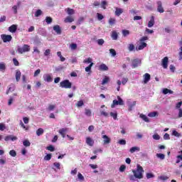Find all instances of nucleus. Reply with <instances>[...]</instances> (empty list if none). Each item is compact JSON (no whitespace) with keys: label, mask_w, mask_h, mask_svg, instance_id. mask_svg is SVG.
Returning <instances> with one entry per match:
<instances>
[{"label":"nucleus","mask_w":182,"mask_h":182,"mask_svg":"<svg viewBox=\"0 0 182 182\" xmlns=\"http://www.w3.org/2000/svg\"><path fill=\"white\" fill-rule=\"evenodd\" d=\"M112 38L113 41H117L118 36H117V33L116 31H112Z\"/></svg>","instance_id":"37"},{"label":"nucleus","mask_w":182,"mask_h":182,"mask_svg":"<svg viewBox=\"0 0 182 182\" xmlns=\"http://www.w3.org/2000/svg\"><path fill=\"white\" fill-rule=\"evenodd\" d=\"M92 58H87L84 60L83 63H87V64L92 63Z\"/></svg>","instance_id":"49"},{"label":"nucleus","mask_w":182,"mask_h":182,"mask_svg":"<svg viewBox=\"0 0 182 182\" xmlns=\"http://www.w3.org/2000/svg\"><path fill=\"white\" fill-rule=\"evenodd\" d=\"M9 154L11 157H16V151L15 150H11Z\"/></svg>","instance_id":"47"},{"label":"nucleus","mask_w":182,"mask_h":182,"mask_svg":"<svg viewBox=\"0 0 182 182\" xmlns=\"http://www.w3.org/2000/svg\"><path fill=\"white\" fill-rule=\"evenodd\" d=\"M109 25H114L116 23V18H109Z\"/></svg>","instance_id":"51"},{"label":"nucleus","mask_w":182,"mask_h":182,"mask_svg":"<svg viewBox=\"0 0 182 182\" xmlns=\"http://www.w3.org/2000/svg\"><path fill=\"white\" fill-rule=\"evenodd\" d=\"M157 5V11L159 12V14H163L164 12V8H163V2L161 1H156Z\"/></svg>","instance_id":"7"},{"label":"nucleus","mask_w":182,"mask_h":182,"mask_svg":"<svg viewBox=\"0 0 182 182\" xmlns=\"http://www.w3.org/2000/svg\"><path fill=\"white\" fill-rule=\"evenodd\" d=\"M157 116H159V112H152L148 114L149 117H157Z\"/></svg>","instance_id":"28"},{"label":"nucleus","mask_w":182,"mask_h":182,"mask_svg":"<svg viewBox=\"0 0 182 182\" xmlns=\"http://www.w3.org/2000/svg\"><path fill=\"white\" fill-rule=\"evenodd\" d=\"M98 68H99V70H102V71L109 70V67H107L106 64H101L100 65H99Z\"/></svg>","instance_id":"22"},{"label":"nucleus","mask_w":182,"mask_h":182,"mask_svg":"<svg viewBox=\"0 0 182 182\" xmlns=\"http://www.w3.org/2000/svg\"><path fill=\"white\" fill-rule=\"evenodd\" d=\"M56 109V105H49L48 107L46 108L48 112H53Z\"/></svg>","instance_id":"24"},{"label":"nucleus","mask_w":182,"mask_h":182,"mask_svg":"<svg viewBox=\"0 0 182 182\" xmlns=\"http://www.w3.org/2000/svg\"><path fill=\"white\" fill-rule=\"evenodd\" d=\"M154 140H159L160 139V135L155 134L152 136Z\"/></svg>","instance_id":"59"},{"label":"nucleus","mask_w":182,"mask_h":182,"mask_svg":"<svg viewBox=\"0 0 182 182\" xmlns=\"http://www.w3.org/2000/svg\"><path fill=\"white\" fill-rule=\"evenodd\" d=\"M57 56L60 58L61 62H65V60H66V58L62 56V53L60 51L57 52Z\"/></svg>","instance_id":"30"},{"label":"nucleus","mask_w":182,"mask_h":182,"mask_svg":"<svg viewBox=\"0 0 182 182\" xmlns=\"http://www.w3.org/2000/svg\"><path fill=\"white\" fill-rule=\"evenodd\" d=\"M122 35L123 36H128V35H130V31L129 30H123Z\"/></svg>","instance_id":"48"},{"label":"nucleus","mask_w":182,"mask_h":182,"mask_svg":"<svg viewBox=\"0 0 182 182\" xmlns=\"http://www.w3.org/2000/svg\"><path fill=\"white\" fill-rule=\"evenodd\" d=\"M117 100H114L112 102V104L111 105L112 109H114L116 106H123L124 105V101H123V99L120 97V96H117Z\"/></svg>","instance_id":"2"},{"label":"nucleus","mask_w":182,"mask_h":182,"mask_svg":"<svg viewBox=\"0 0 182 182\" xmlns=\"http://www.w3.org/2000/svg\"><path fill=\"white\" fill-rule=\"evenodd\" d=\"M43 14V12L42 11V10L38 9L35 12L34 16H36V18H38V16H41V15H42Z\"/></svg>","instance_id":"32"},{"label":"nucleus","mask_w":182,"mask_h":182,"mask_svg":"<svg viewBox=\"0 0 182 182\" xmlns=\"http://www.w3.org/2000/svg\"><path fill=\"white\" fill-rule=\"evenodd\" d=\"M141 65V60L140 58H134L132 60V67L133 69L139 68Z\"/></svg>","instance_id":"5"},{"label":"nucleus","mask_w":182,"mask_h":182,"mask_svg":"<svg viewBox=\"0 0 182 182\" xmlns=\"http://www.w3.org/2000/svg\"><path fill=\"white\" fill-rule=\"evenodd\" d=\"M41 73V70L40 69H38L35 71L34 73V77H36V76H38L39 74Z\"/></svg>","instance_id":"64"},{"label":"nucleus","mask_w":182,"mask_h":182,"mask_svg":"<svg viewBox=\"0 0 182 182\" xmlns=\"http://www.w3.org/2000/svg\"><path fill=\"white\" fill-rule=\"evenodd\" d=\"M44 132L45 131L43 130V129L40 128L36 131V134H37V136H42Z\"/></svg>","instance_id":"35"},{"label":"nucleus","mask_w":182,"mask_h":182,"mask_svg":"<svg viewBox=\"0 0 182 182\" xmlns=\"http://www.w3.org/2000/svg\"><path fill=\"white\" fill-rule=\"evenodd\" d=\"M110 116L113 117L114 120H116L117 119V112H110Z\"/></svg>","instance_id":"46"},{"label":"nucleus","mask_w":182,"mask_h":182,"mask_svg":"<svg viewBox=\"0 0 182 182\" xmlns=\"http://www.w3.org/2000/svg\"><path fill=\"white\" fill-rule=\"evenodd\" d=\"M148 40H149V37L144 36V37L140 38L139 42H144V41H148Z\"/></svg>","instance_id":"62"},{"label":"nucleus","mask_w":182,"mask_h":182,"mask_svg":"<svg viewBox=\"0 0 182 182\" xmlns=\"http://www.w3.org/2000/svg\"><path fill=\"white\" fill-rule=\"evenodd\" d=\"M119 144H120L121 146H126V141L125 139H120L118 141Z\"/></svg>","instance_id":"55"},{"label":"nucleus","mask_w":182,"mask_h":182,"mask_svg":"<svg viewBox=\"0 0 182 182\" xmlns=\"http://www.w3.org/2000/svg\"><path fill=\"white\" fill-rule=\"evenodd\" d=\"M60 87L64 89H70L72 87V82L69 80H65L60 83Z\"/></svg>","instance_id":"4"},{"label":"nucleus","mask_w":182,"mask_h":182,"mask_svg":"<svg viewBox=\"0 0 182 182\" xmlns=\"http://www.w3.org/2000/svg\"><path fill=\"white\" fill-rule=\"evenodd\" d=\"M109 81H110V78H109V77L107 76H105L102 81V85H107V83H109Z\"/></svg>","instance_id":"29"},{"label":"nucleus","mask_w":182,"mask_h":182,"mask_svg":"<svg viewBox=\"0 0 182 182\" xmlns=\"http://www.w3.org/2000/svg\"><path fill=\"white\" fill-rule=\"evenodd\" d=\"M109 53H110L111 56H112L113 58H114V56H116V50L113 48L109 49Z\"/></svg>","instance_id":"43"},{"label":"nucleus","mask_w":182,"mask_h":182,"mask_svg":"<svg viewBox=\"0 0 182 182\" xmlns=\"http://www.w3.org/2000/svg\"><path fill=\"white\" fill-rule=\"evenodd\" d=\"M123 12H124V10H123V9H120V8H115V15L116 16H120L122 15V14H123Z\"/></svg>","instance_id":"15"},{"label":"nucleus","mask_w":182,"mask_h":182,"mask_svg":"<svg viewBox=\"0 0 182 182\" xmlns=\"http://www.w3.org/2000/svg\"><path fill=\"white\" fill-rule=\"evenodd\" d=\"M21 75H22V73H21V70H16L15 77H16V82H19V80H21Z\"/></svg>","instance_id":"16"},{"label":"nucleus","mask_w":182,"mask_h":182,"mask_svg":"<svg viewBox=\"0 0 182 182\" xmlns=\"http://www.w3.org/2000/svg\"><path fill=\"white\" fill-rule=\"evenodd\" d=\"M140 117L141 119H143L144 122H146V123H149V122H150V119H149V118L147 117V116L141 114H140Z\"/></svg>","instance_id":"33"},{"label":"nucleus","mask_w":182,"mask_h":182,"mask_svg":"<svg viewBox=\"0 0 182 182\" xmlns=\"http://www.w3.org/2000/svg\"><path fill=\"white\" fill-rule=\"evenodd\" d=\"M46 150H48L49 151H55V147L50 145L49 146H47Z\"/></svg>","instance_id":"57"},{"label":"nucleus","mask_w":182,"mask_h":182,"mask_svg":"<svg viewBox=\"0 0 182 182\" xmlns=\"http://www.w3.org/2000/svg\"><path fill=\"white\" fill-rule=\"evenodd\" d=\"M86 144L88 146H93V144H95V141H93V139H92V138H90V137H87L86 138Z\"/></svg>","instance_id":"23"},{"label":"nucleus","mask_w":182,"mask_h":182,"mask_svg":"<svg viewBox=\"0 0 182 182\" xmlns=\"http://www.w3.org/2000/svg\"><path fill=\"white\" fill-rule=\"evenodd\" d=\"M67 132H68V128H62L58 131V133H60V134H66Z\"/></svg>","instance_id":"36"},{"label":"nucleus","mask_w":182,"mask_h":182,"mask_svg":"<svg viewBox=\"0 0 182 182\" xmlns=\"http://www.w3.org/2000/svg\"><path fill=\"white\" fill-rule=\"evenodd\" d=\"M156 156L159 160H164V159H166V155L164 154H156Z\"/></svg>","instance_id":"31"},{"label":"nucleus","mask_w":182,"mask_h":182,"mask_svg":"<svg viewBox=\"0 0 182 182\" xmlns=\"http://www.w3.org/2000/svg\"><path fill=\"white\" fill-rule=\"evenodd\" d=\"M154 177V174L151 173H146V178H153Z\"/></svg>","instance_id":"58"},{"label":"nucleus","mask_w":182,"mask_h":182,"mask_svg":"<svg viewBox=\"0 0 182 182\" xmlns=\"http://www.w3.org/2000/svg\"><path fill=\"white\" fill-rule=\"evenodd\" d=\"M150 74L149 73H145L144 75V83L146 85V83H149V82L150 81Z\"/></svg>","instance_id":"18"},{"label":"nucleus","mask_w":182,"mask_h":182,"mask_svg":"<svg viewBox=\"0 0 182 182\" xmlns=\"http://www.w3.org/2000/svg\"><path fill=\"white\" fill-rule=\"evenodd\" d=\"M50 159H52V154H48L46 156H44V160L46 161H49V160H50Z\"/></svg>","instance_id":"39"},{"label":"nucleus","mask_w":182,"mask_h":182,"mask_svg":"<svg viewBox=\"0 0 182 182\" xmlns=\"http://www.w3.org/2000/svg\"><path fill=\"white\" fill-rule=\"evenodd\" d=\"M53 29L55 31L57 35H60V33H62V29H60V26H59V25L54 26Z\"/></svg>","instance_id":"14"},{"label":"nucleus","mask_w":182,"mask_h":182,"mask_svg":"<svg viewBox=\"0 0 182 182\" xmlns=\"http://www.w3.org/2000/svg\"><path fill=\"white\" fill-rule=\"evenodd\" d=\"M162 93L164 95H167L169 93V95H173V93H174V92H173V90L167 89V88H164L162 91Z\"/></svg>","instance_id":"27"},{"label":"nucleus","mask_w":182,"mask_h":182,"mask_svg":"<svg viewBox=\"0 0 182 182\" xmlns=\"http://www.w3.org/2000/svg\"><path fill=\"white\" fill-rule=\"evenodd\" d=\"M6 129V127L5 126V124L4 123H0V130L1 132H4Z\"/></svg>","instance_id":"53"},{"label":"nucleus","mask_w":182,"mask_h":182,"mask_svg":"<svg viewBox=\"0 0 182 182\" xmlns=\"http://www.w3.org/2000/svg\"><path fill=\"white\" fill-rule=\"evenodd\" d=\"M52 21H53V20H52V18H51V17L47 16V17L46 18V23H48V25L52 23Z\"/></svg>","instance_id":"45"},{"label":"nucleus","mask_w":182,"mask_h":182,"mask_svg":"<svg viewBox=\"0 0 182 182\" xmlns=\"http://www.w3.org/2000/svg\"><path fill=\"white\" fill-rule=\"evenodd\" d=\"M1 36L4 43H6V42H11V41H12V36L11 35L2 34Z\"/></svg>","instance_id":"8"},{"label":"nucleus","mask_w":182,"mask_h":182,"mask_svg":"<svg viewBox=\"0 0 182 182\" xmlns=\"http://www.w3.org/2000/svg\"><path fill=\"white\" fill-rule=\"evenodd\" d=\"M16 29H18V26L15 24L9 28V32H11V33H15L16 32Z\"/></svg>","instance_id":"20"},{"label":"nucleus","mask_w":182,"mask_h":182,"mask_svg":"<svg viewBox=\"0 0 182 182\" xmlns=\"http://www.w3.org/2000/svg\"><path fill=\"white\" fill-rule=\"evenodd\" d=\"M154 16H151L150 21L148 22V28H153L154 26Z\"/></svg>","instance_id":"19"},{"label":"nucleus","mask_w":182,"mask_h":182,"mask_svg":"<svg viewBox=\"0 0 182 182\" xmlns=\"http://www.w3.org/2000/svg\"><path fill=\"white\" fill-rule=\"evenodd\" d=\"M54 167H56V168H58V170H60V163L58 162H55L53 164Z\"/></svg>","instance_id":"56"},{"label":"nucleus","mask_w":182,"mask_h":182,"mask_svg":"<svg viewBox=\"0 0 182 182\" xmlns=\"http://www.w3.org/2000/svg\"><path fill=\"white\" fill-rule=\"evenodd\" d=\"M102 139H103V144H109L111 141L110 137L107 135H102Z\"/></svg>","instance_id":"13"},{"label":"nucleus","mask_w":182,"mask_h":182,"mask_svg":"<svg viewBox=\"0 0 182 182\" xmlns=\"http://www.w3.org/2000/svg\"><path fill=\"white\" fill-rule=\"evenodd\" d=\"M93 66V63H91L89 66L85 68V72H90L92 70V67Z\"/></svg>","instance_id":"42"},{"label":"nucleus","mask_w":182,"mask_h":182,"mask_svg":"<svg viewBox=\"0 0 182 182\" xmlns=\"http://www.w3.org/2000/svg\"><path fill=\"white\" fill-rule=\"evenodd\" d=\"M146 47H147V43L144 42H139V46L136 48V50H143V49Z\"/></svg>","instance_id":"12"},{"label":"nucleus","mask_w":182,"mask_h":182,"mask_svg":"<svg viewBox=\"0 0 182 182\" xmlns=\"http://www.w3.org/2000/svg\"><path fill=\"white\" fill-rule=\"evenodd\" d=\"M50 55V49H47L44 52V56H49Z\"/></svg>","instance_id":"60"},{"label":"nucleus","mask_w":182,"mask_h":182,"mask_svg":"<svg viewBox=\"0 0 182 182\" xmlns=\"http://www.w3.org/2000/svg\"><path fill=\"white\" fill-rule=\"evenodd\" d=\"M133 174L129 175L130 181H137V180H141L143 178V173L144 170L143 167L139 164L136 165V168L132 170Z\"/></svg>","instance_id":"1"},{"label":"nucleus","mask_w":182,"mask_h":182,"mask_svg":"<svg viewBox=\"0 0 182 182\" xmlns=\"http://www.w3.org/2000/svg\"><path fill=\"white\" fill-rule=\"evenodd\" d=\"M21 5V3H18L17 5H14L11 8V11L14 12V15H16L18 14V9H19V6Z\"/></svg>","instance_id":"17"},{"label":"nucleus","mask_w":182,"mask_h":182,"mask_svg":"<svg viewBox=\"0 0 182 182\" xmlns=\"http://www.w3.org/2000/svg\"><path fill=\"white\" fill-rule=\"evenodd\" d=\"M70 48L71 50H75L77 48V44L72 43V44H70Z\"/></svg>","instance_id":"41"},{"label":"nucleus","mask_w":182,"mask_h":182,"mask_svg":"<svg viewBox=\"0 0 182 182\" xmlns=\"http://www.w3.org/2000/svg\"><path fill=\"white\" fill-rule=\"evenodd\" d=\"M5 141H9V140H11V141H15L18 140V137L13 136V135H8L4 139Z\"/></svg>","instance_id":"11"},{"label":"nucleus","mask_w":182,"mask_h":182,"mask_svg":"<svg viewBox=\"0 0 182 182\" xmlns=\"http://www.w3.org/2000/svg\"><path fill=\"white\" fill-rule=\"evenodd\" d=\"M17 50L18 53H25L26 52H29L31 50V46L28 44H24L22 47H18Z\"/></svg>","instance_id":"3"},{"label":"nucleus","mask_w":182,"mask_h":182,"mask_svg":"<svg viewBox=\"0 0 182 182\" xmlns=\"http://www.w3.org/2000/svg\"><path fill=\"white\" fill-rule=\"evenodd\" d=\"M44 82H47L48 83H50V82H53V77H52V74H45L43 76Z\"/></svg>","instance_id":"9"},{"label":"nucleus","mask_w":182,"mask_h":182,"mask_svg":"<svg viewBox=\"0 0 182 182\" xmlns=\"http://www.w3.org/2000/svg\"><path fill=\"white\" fill-rule=\"evenodd\" d=\"M23 144L25 147H29V146H31V142L28 139H26L23 141Z\"/></svg>","instance_id":"38"},{"label":"nucleus","mask_w":182,"mask_h":182,"mask_svg":"<svg viewBox=\"0 0 182 182\" xmlns=\"http://www.w3.org/2000/svg\"><path fill=\"white\" fill-rule=\"evenodd\" d=\"M159 180H161L162 181H166V180H168V177L166 176H161L159 177Z\"/></svg>","instance_id":"54"},{"label":"nucleus","mask_w":182,"mask_h":182,"mask_svg":"<svg viewBox=\"0 0 182 182\" xmlns=\"http://www.w3.org/2000/svg\"><path fill=\"white\" fill-rule=\"evenodd\" d=\"M5 63H0V70H5Z\"/></svg>","instance_id":"63"},{"label":"nucleus","mask_w":182,"mask_h":182,"mask_svg":"<svg viewBox=\"0 0 182 182\" xmlns=\"http://www.w3.org/2000/svg\"><path fill=\"white\" fill-rule=\"evenodd\" d=\"M66 12L68 15H75V10L68 8L66 9Z\"/></svg>","instance_id":"34"},{"label":"nucleus","mask_w":182,"mask_h":182,"mask_svg":"<svg viewBox=\"0 0 182 182\" xmlns=\"http://www.w3.org/2000/svg\"><path fill=\"white\" fill-rule=\"evenodd\" d=\"M136 101H132V100H128L127 101L129 112H132V110H133V107L136 106Z\"/></svg>","instance_id":"6"},{"label":"nucleus","mask_w":182,"mask_h":182,"mask_svg":"<svg viewBox=\"0 0 182 182\" xmlns=\"http://www.w3.org/2000/svg\"><path fill=\"white\" fill-rule=\"evenodd\" d=\"M162 67L164 69H167L168 67V57H164V59L162 60L161 63Z\"/></svg>","instance_id":"10"},{"label":"nucleus","mask_w":182,"mask_h":182,"mask_svg":"<svg viewBox=\"0 0 182 182\" xmlns=\"http://www.w3.org/2000/svg\"><path fill=\"white\" fill-rule=\"evenodd\" d=\"M128 50L129 52H134L136 50V47L133 43H130L128 45Z\"/></svg>","instance_id":"26"},{"label":"nucleus","mask_w":182,"mask_h":182,"mask_svg":"<svg viewBox=\"0 0 182 182\" xmlns=\"http://www.w3.org/2000/svg\"><path fill=\"white\" fill-rule=\"evenodd\" d=\"M97 43H98V45L100 46H102V45H103L105 43V40H103L102 38L98 39L97 41Z\"/></svg>","instance_id":"50"},{"label":"nucleus","mask_w":182,"mask_h":182,"mask_svg":"<svg viewBox=\"0 0 182 182\" xmlns=\"http://www.w3.org/2000/svg\"><path fill=\"white\" fill-rule=\"evenodd\" d=\"M130 153L133 154V153H136V151H140V147L139 146H133L129 149Z\"/></svg>","instance_id":"25"},{"label":"nucleus","mask_w":182,"mask_h":182,"mask_svg":"<svg viewBox=\"0 0 182 182\" xmlns=\"http://www.w3.org/2000/svg\"><path fill=\"white\" fill-rule=\"evenodd\" d=\"M124 170H126V166L125 165H122L120 167H119V171L121 173H123L124 171Z\"/></svg>","instance_id":"61"},{"label":"nucleus","mask_w":182,"mask_h":182,"mask_svg":"<svg viewBox=\"0 0 182 182\" xmlns=\"http://www.w3.org/2000/svg\"><path fill=\"white\" fill-rule=\"evenodd\" d=\"M85 116H87L88 117H90L92 116V111L89 109H85Z\"/></svg>","instance_id":"40"},{"label":"nucleus","mask_w":182,"mask_h":182,"mask_svg":"<svg viewBox=\"0 0 182 182\" xmlns=\"http://www.w3.org/2000/svg\"><path fill=\"white\" fill-rule=\"evenodd\" d=\"M172 136H175V137H180V136H181V134L180 133H178L177 131L173 130L172 132Z\"/></svg>","instance_id":"44"},{"label":"nucleus","mask_w":182,"mask_h":182,"mask_svg":"<svg viewBox=\"0 0 182 182\" xmlns=\"http://www.w3.org/2000/svg\"><path fill=\"white\" fill-rule=\"evenodd\" d=\"M179 53H178V59L179 60H182V46L179 48Z\"/></svg>","instance_id":"52"},{"label":"nucleus","mask_w":182,"mask_h":182,"mask_svg":"<svg viewBox=\"0 0 182 182\" xmlns=\"http://www.w3.org/2000/svg\"><path fill=\"white\" fill-rule=\"evenodd\" d=\"M73 21H75V19L73 18V17L68 16L65 18V19L64 20V22L65 23H72V22H73Z\"/></svg>","instance_id":"21"}]
</instances>
